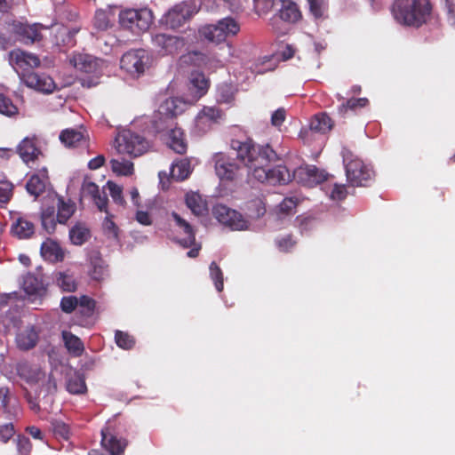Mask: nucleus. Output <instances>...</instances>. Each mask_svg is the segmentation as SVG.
I'll return each mask as SVG.
<instances>
[{
	"label": "nucleus",
	"instance_id": "obj_10",
	"mask_svg": "<svg viewBox=\"0 0 455 455\" xmlns=\"http://www.w3.org/2000/svg\"><path fill=\"white\" fill-rule=\"evenodd\" d=\"M212 213L220 223L229 227L233 230H245L248 228V221L243 219L242 214L224 204L214 206Z\"/></svg>",
	"mask_w": 455,
	"mask_h": 455
},
{
	"label": "nucleus",
	"instance_id": "obj_50",
	"mask_svg": "<svg viewBox=\"0 0 455 455\" xmlns=\"http://www.w3.org/2000/svg\"><path fill=\"white\" fill-rule=\"evenodd\" d=\"M116 345L123 349H131L135 345L134 338L127 332L116 331L115 333Z\"/></svg>",
	"mask_w": 455,
	"mask_h": 455
},
{
	"label": "nucleus",
	"instance_id": "obj_18",
	"mask_svg": "<svg viewBox=\"0 0 455 455\" xmlns=\"http://www.w3.org/2000/svg\"><path fill=\"white\" fill-rule=\"evenodd\" d=\"M277 16L284 22L296 23L302 18L299 5L292 0H281Z\"/></svg>",
	"mask_w": 455,
	"mask_h": 455
},
{
	"label": "nucleus",
	"instance_id": "obj_12",
	"mask_svg": "<svg viewBox=\"0 0 455 455\" xmlns=\"http://www.w3.org/2000/svg\"><path fill=\"white\" fill-rule=\"evenodd\" d=\"M23 83L29 88H33L44 93H52L56 84L53 79L46 74L36 72L23 74Z\"/></svg>",
	"mask_w": 455,
	"mask_h": 455
},
{
	"label": "nucleus",
	"instance_id": "obj_25",
	"mask_svg": "<svg viewBox=\"0 0 455 455\" xmlns=\"http://www.w3.org/2000/svg\"><path fill=\"white\" fill-rule=\"evenodd\" d=\"M172 217L175 220L176 225L182 228L184 234L187 235V238L180 240V243L185 248L194 245L196 243V233L193 227L175 212L172 213Z\"/></svg>",
	"mask_w": 455,
	"mask_h": 455
},
{
	"label": "nucleus",
	"instance_id": "obj_31",
	"mask_svg": "<svg viewBox=\"0 0 455 455\" xmlns=\"http://www.w3.org/2000/svg\"><path fill=\"white\" fill-rule=\"evenodd\" d=\"M190 84V90L194 91V94L197 98H201L206 94L210 87V81L201 72L192 73Z\"/></svg>",
	"mask_w": 455,
	"mask_h": 455
},
{
	"label": "nucleus",
	"instance_id": "obj_64",
	"mask_svg": "<svg viewBox=\"0 0 455 455\" xmlns=\"http://www.w3.org/2000/svg\"><path fill=\"white\" fill-rule=\"evenodd\" d=\"M17 448L20 454L28 455L31 451L32 444L28 437L20 435L17 440Z\"/></svg>",
	"mask_w": 455,
	"mask_h": 455
},
{
	"label": "nucleus",
	"instance_id": "obj_39",
	"mask_svg": "<svg viewBox=\"0 0 455 455\" xmlns=\"http://www.w3.org/2000/svg\"><path fill=\"white\" fill-rule=\"evenodd\" d=\"M368 104L369 100L367 98H350L339 107V113L344 116L347 110L355 111L365 108Z\"/></svg>",
	"mask_w": 455,
	"mask_h": 455
},
{
	"label": "nucleus",
	"instance_id": "obj_14",
	"mask_svg": "<svg viewBox=\"0 0 455 455\" xmlns=\"http://www.w3.org/2000/svg\"><path fill=\"white\" fill-rule=\"evenodd\" d=\"M223 111L217 107L204 106L196 117V127L202 132H206L213 124L222 119Z\"/></svg>",
	"mask_w": 455,
	"mask_h": 455
},
{
	"label": "nucleus",
	"instance_id": "obj_52",
	"mask_svg": "<svg viewBox=\"0 0 455 455\" xmlns=\"http://www.w3.org/2000/svg\"><path fill=\"white\" fill-rule=\"evenodd\" d=\"M0 113L7 116H12L18 114V108L12 103L10 98L3 93H0Z\"/></svg>",
	"mask_w": 455,
	"mask_h": 455
},
{
	"label": "nucleus",
	"instance_id": "obj_58",
	"mask_svg": "<svg viewBox=\"0 0 455 455\" xmlns=\"http://www.w3.org/2000/svg\"><path fill=\"white\" fill-rule=\"evenodd\" d=\"M78 310L75 316V322L76 324L83 327H89L91 325L90 318L93 313H89L85 310V307H77Z\"/></svg>",
	"mask_w": 455,
	"mask_h": 455
},
{
	"label": "nucleus",
	"instance_id": "obj_17",
	"mask_svg": "<svg viewBox=\"0 0 455 455\" xmlns=\"http://www.w3.org/2000/svg\"><path fill=\"white\" fill-rule=\"evenodd\" d=\"M44 28L42 24L19 23L15 25L14 30L20 42L25 44H32L42 40L41 30Z\"/></svg>",
	"mask_w": 455,
	"mask_h": 455
},
{
	"label": "nucleus",
	"instance_id": "obj_21",
	"mask_svg": "<svg viewBox=\"0 0 455 455\" xmlns=\"http://www.w3.org/2000/svg\"><path fill=\"white\" fill-rule=\"evenodd\" d=\"M60 140L67 148H78L86 144V135L76 129H65L60 134Z\"/></svg>",
	"mask_w": 455,
	"mask_h": 455
},
{
	"label": "nucleus",
	"instance_id": "obj_3",
	"mask_svg": "<svg viewBox=\"0 0 455 455\" xmlns=\"http://www.w3.org/2000/svg\"><path fill=\"white\" fill-rule=\"evenodd\" d=\"M215 173L222 183H236L246 176L248 169L236 156L232 157L226 153L219 152L212 156Z\"/></svg>",
	"mask_w": 455,
	"mask_h": 455
},
{
	"label": "nucleus",
	"instance_id": "obj_30",
	"mask_svg": "<svg viewBox=\"0 0 455 455\" xmlns=\"http://www.w3.org/2000/svg\"><path fill=\"white\" fill-rule=\"evenodd\" d=\"M185 102L179 98L166 99L158 108L160 114L172 116L176 119L177 116L184 111Z\"/></svg>",
	"mask_w": 455,
	"mask_h": 455
},
{
	"label": "nucleus",
	"instance_id": "obj_4",
	"mask_svg": "<svg viewBox=\"0 0 455 455\" xmlns=\"http://www.w3.org/2000/svg\"><path fill=\"white\" fill-rule=\"evenodd\" d=\"M341 154L346 168L347 179L350 185L353 187L367 186L368 182L372 179V170L365 165L348 148H343Z\"/></svg>",
	"mask_w": 455,
	"mask_h": 455
},
{
	"label": "nucleus",
	"instance_id": "obj_48",
	"mask_svg": "<svg viewBox=\"0 0 455 455\" xmlns=\"http://www.w3.org/2000/svg\"><path fill=\"white\" fill-rule=\"evenodd\" d=\"M111 167L114 172L121 175L128 176L133 172V164L128 160H111Z\"/></svg>",
	"mask_w": 455,
	"mask_h": 455
},
{
	"label": "nucleus",
	"instance_id": "obj_51",
	"mask_svg": "<svg viewBox=\"0 0 455 455\" xmlns=\"http://www.w3.org/2000/svg\"><path fill=\"white\" fill-rule=\"evenodd\" d=\"M13 184L5 180H0V204H6L13 196Z\"/></svg>",
	"mask_w": 455,
	"mask_h": 455
},
{
	"label": "nucleus",
	"instance_id": "obj_53",
	"mask_svg": "<svg viewBox=\"0 0 455 455\" xmlns=\"http://www.w3.org/2000/svg\"><path fill=\"white\" fill-rule=\"evenodd\" d=\"M109 12L98 10L94 16V26L99 30H107L110 27Z\"/></svg>",
	"mask_w": 455,
	"mask_h": 455
},
{
	"label": "nucleus",
	"instance_id": "obj_32",
	"mask_svg": "<svg viewBox=\"0 0 455 455\" xmlns=\"http://www.w3.org/2000/svg\"><path fill=\"white\" fill-rule=\"evenodd\" d=\"M89 261L92 267L90 272L92 278L98 281L102 279L105 272V261L100 252L99 251H92L89 255Z\"/></svg>",
	"mask_w": 455,
	"mask_h": 455
},
{
	"label": "nucleus",
	"instance_id": "obj_19",
	"mask_svg": "<svg viewBox=\"0 0 455 455\" xmlns=\"http://www.w3.org/2000/svg\"><path fill=\"white\" fill-rule=\"evenodd\" d=\"M17 151L20 158L26 164H28L31 161H35L41 154V150L36 145V139L28 137L23 139L20 141Z\"/></svg>",
	"mask_w": 455,
	"mask_h": 455
},
{
	"label": "nucleus",
	"instance_id": "obj_62",
	"mask_svg": "<svg viewBox=\"0 0 455 455\" xmlns=\"http://www.w3.org/2000/svg\"><path fill=\"white\" fill-rule=\"evenodd\" d=\"M347 196L345 185L335 184L331 191L330 197L335 201H342Z\"/></svg>",
	"mask_w": 455,
	"mask_h": 455
},
{
	"label": "nucleus",
	"instance_id": "obj_63",
	"mask_svg": "<svg viewBox=\"0 0 455 455\" xmlns=\"http://www.w3.org/2000/svg\"><path fill=\"white\" fill-rule=\"evenodd\" d=\"M286 118V110L283 108H279L271 116V124L275 127L281 126Z\"/></svg>",
	"mask_w": 455,
	"mask_h": 455
},
{
	"label": "nucleus",
	"instance_id": "obj_7",
	"mask_svg": "<svg viewBox=\"0 0 455 455\" xmlns=\"http://www.w3.org/2000/svg\"><path fill=\"white\" fill-rule=\"evenodd\" d=\"M240 30L239 24L232 18H225L217 24L205 25L199 29L200 36L209 42L220 44L228 36H235Z\"/></svg>",
	"mask_w": 455,
	"mask_h": 455
},
{
	"label": "nucleus",
	"instance_id": "obj_5",
	"mask_svg": "<svg viewBox=\"0 0 455 455\" xmlns=\"http://www.w3.org/2000/svg\"><path fill=\"white\" fill-rule=\"evenodd\" d=\"M115 148L119 154L138 157L148 152L150 144L140 134L132 132L131 130H124L116 137Z\"/></svg>",
	"mask_w": 455,
	"mask_h": 455
},
{
	"label": "nucleus",
	"instance_id": "obj_15",
	"mask_svg": "<svg viewBox=\"0 0 455 455\" xmlns=\"http://www.w3.org/2000/svg\"><path fill=\"white\" fill-rule=\"evenodd\" d=\"M101 446L110 455H124L127 442L124 438H118L109 427L101 429Z\"/></svg>",
	"mask_w": 455,
	"mask_h": 455
},
{
	"label": "nucleus",
	"instance_id": "obj_54",
	"mask_svg": "<svg viewBox=\"0 0 455 455\" xmlns=\"http://www.w3.org/2000/svg\"><path fill=\"white\" fill-rule=\"evenodd\" d=\"M107 186L113 201L116 204L124 206L125 204V200L123 196L122 187L110 180L108 181Z\"/></svg>",
	"mask_w": 455,
	"mask_h": 455
},
{
	"label": "nucleus",
	"instance_id": "obj_6",
	"mask_svg": "<svg viewBox=\"0 0 455 455\" xmlns=\"http://www.w3.org/2000/svg\"><path fill=\"white\" fill-rule=\"evenodd\" d=\"M118 18L120 26L133 34L145 32L152 23V13L147 8L123 10Z\"/></svg>",
	"mask_w": 455,
	"mask_h": 455
},
{
	"label": "nucleus",
	"instance_id": "obj_1",
	"mask_svg": "<svg viewBox=\"0 0 455 455\" xmlns=\"http://www.w3.org/2000/svg\"><path fill=\"white\" fill-rule=\"evenodd\" d=\"M231 148L237 152L238 159L248 169V181L251 180L268 185H284L292 180L288 168L283 164L269 167L277 159V154L269 145H257L252 140H233Z\"/></svg>",
	"mask_w": 455,
	"mask_h": 455
},
{
	"label": "nucleus",
	"instance_id": "obj_13",
	"mask_svg": "<svg viewBox=\"0 0 455 455\" xmlns=\"http://www.w3.org/2000/svg\"><path fill=\"white\" fill-rule=\"evenodd\" d=\"M152 43L162 54H174L184 46V40L166 34H156L152 37Z\"/></svg>",
	"mask_w": 455,
	"mask_h": 455
},
{
	"label": "nucleus",
	"instance_id": "obj_27",
	"mask_svg": "<svg viewBox=\"0 0 455 455\" xmlns=\"http://www.w3.org/2000/svg\"><path fill=\"white\" fill-rule=\"evenodd\" d=\"M169 134V147L176 153L183 155L187 152L188 144L185 139V134L180 128L177 126L168 133Z\"/></svg>",
	"mask_w": 455,
	"mask_h": 455
},
{
	"label": "nucleus",
	"instance_id": "obj_9",
	"mask_svg": "<svg viewBox=\"0 0 455 455\" xmlns=\"http://www.w3.org/2000/svg\"><path fill=\"white\" fill-rule=\"evenodd\" d=\"M10 65L21 76L23 74L32 73L30 69L38 68L41 60L37 55L25 52L20 49H14L9 52Z\"/></svg>",
	"mask_w": 455,
	"mask_h": 455
},
{
	"label": "nucleus",
	"instance_id": "obj_59",
	"mask_svg": "<svg viewBox=\"0 0 455 455\" xmlns=\"http://www.w3.org/2000/svg\"><path fill=\"white\" fill-rule=\"evenodd\" d=\"M15 435V429L12 423L0 425V441L6 443Z\"/></svg>",
	"mask_w": 455,
	"mask_h": 455
},
{
	"label": "nucleus",
	"instance_id": "obj_60",
	"mask_svg": "<svg viewBox=\"0 0 455 455\" xmlns=\"http://www.w3.org/2000/svg\"><path fill=\"white\" fill-rule=\"evenodd\" d=\"M273 6V0H254V9L258 14L267 13Z\"/></svg>",
	"mask_w": 455,
	"mask_h": 455
},
{
	"label": "nucleus",
	"instance_id": "obj_49",
	"mask_svg": "<svg viewBox=\"0 0 455 455\" xmlns=\"http://www.w3.org/2000/svg\"><path fill=\"white\" fill-rule=\"evenodd\" d=\"M210 275L214 283L215 288L219 292H221L224 289L223 283V273L220 267L215 261H212L209 267Z\"/></svg>",
	"mask_w": 455,
	"mask_h": 455
},
{
	"label": "nucleus",
	"instance_id": "obj_20",
	"mask_svg": "<svg viewBox=\"0 0 455 455\" xmlns=\"http://www.w3.org/2000/svg\"><path fill=\"white\" fill-rule=\"evenodd\" d=\"M176 122L172 116L160 114V111H156L152 116L151 125L156 133H169L172 129L176 127Z\"/></svg>",
	"mask_w": 455,
	"mask_h": 455
},
{
	"label": "nucleus",
	"instance_id": "obj_43",
	"mask_svg": "<svg viewBox=\"0 0 455 455\" xmlns=\"http://www.w3.org/2000/svg\"><path fill=\"white\" fill-rule=\"evenodd\" d=\"M235 91L232 84H222L217 89V101L220 103H230L235 100Z\"/></svg>",
	"mask_w": 455,
	"mask_h": 455
},
{
	"label": "nucleus",
	"instance_id": "obj_16",
	"mask_svg": "<svg viewBox=\"0 0 455 455\" xmlns=\"http://www.w3.org/2000/svg\"><path fill=\"white\" fill-rule=\"evenodd\" d=\"M81 196L91 198L99 211L108 213V196L103 191L100 193L99 186L90 180H84L81 188Z\"/></svg>",
	"mask_w": 455,
	"mask_h": 455
},
{
	"label": "nucleus",
	"instance_id": "obj_46",
	"mask_svg": "<svg viewBox=\"0 0 455 455\" xmlns=\"http://www.w3.org/2000/svg\"><path fill=\"white\" fill-rule=\"evenodd\" d=\"M52 429L57 438L68 441L71 436L70 427L60 419H53L51 422Z\"/></svg>",
	"mask_w": 455,
	"mask_h": 455
},
{
	"label": "nucleus",
	"instance_id": "obj_61",
	"mask_svg": "<svg viewBox=\"0 0 455 455\" xmlns=\"http://www.w3.org/2000/svg\"><path fill=\"white\" fill-rule=\"evenodd\" d=\"M112 216H107L103 221V228L108 235H112L114 238L118 237V227L111 219Z\"/></svg>",
	"mask_w": 455,
	"mask_h": 455
},
{
	"label": "nucleus",
	"instance_id": "obj_8",
	"mask_svg": "<svg viewBox=\"0 0 455 455\" xmlns=\"http://www.w3.org/2000/svg\"><path fill=\"white\" fill-rule=\"evenodd\" d=\"M196 12L195 4L184 1L169 10L162 18L161 22L169 28L176 29L182 27Z\"/></svg>",
	"mask_w": 455,
	"mask_h": 455
},
{
	"label": "nucleus",
	"instance_id": "obj_55",
	"mask_svg": "<svg viewBox=\"0 0 455 455\" xmlns=\"http://www.w3.org/2000/svg\"><path fill=\"white\" fill-rule=\"evenodd\" d=\"M309 4V10L312 15L318 19L323 15L327 9V3L325 0H307Z\"/></svg>",
	"mask_w": 455,
	"mask_h": 455
},
{
	"label": "nucleus",
	"instance_id": "obj_28",
	"mask_svg": "<svg viewBox=\"0 0 455 455\" xmlns=\"http://www.w3.org/2000/svg\"><path fill=\"white\" fill-rule=\"evenodd\" d=\"M57 207V221L60 224H66L76 210V205L72 200H65L62 196L58 197Z\"/></svg>",
	"mask_w": 455,
	"mask_h": 455
},
{
	"label": "nucleus",
	"instance_id": "obj_22",
	"mask_svg": "<svg viewBox=\"0 0 455 455\" xmlns=\"http://www.w3.org/2000/svg\"><path fill=\"white\" fill-rule=\"evenodd\" d=\"M42 256L51 262H60L64 259V253L59 243L52 239H47L41 244Z\"/></svg>",
	"mask_w": 455,
	"mask_h": 455
},
{
	"label": "nucleus",
	"instance_id": "obj_33",
	"mask_svg": "<svg viewBox=\"0 0 455 455\" xmlns=\"http://www.w3.org/2000/svg\"><path fill=\"white\" fill-rule=\"evenodd\" d=\"M12 233L20 239H28L35 232V226L26 219L19 218L12 226Z\"/></svg>",
	"mask_w": 455,
	"mask_h": 455
},
{
	"label": "nucleus",
	"instance_id": "obj_56",
	"mask_svg": "<svg viewBox=\"0 0 455 455\" xmlns=\"http://www.w3.org/2000/svg\"><path fill=\"white\" fill-rule=\"evenodd\" d=\"M78 298L74 295L64 296L60 300V309L66 313L70 314L77 308Z\"/></svg>",
	"mask_w": 455,
	"mask_h": 455
},
{
	"label": "nucleus",
	"instance_id": "obj_57",
	"mask_svg": "<svg viewBox=\"0 0 455 455\" xmlns=\"http://www.w3.org/2000/svg\"><path fill=\"white\" fill-rule=\"evenodd\" d=\"M296 243L297 242L291 234L275 240L277 248L283 252H289L296 245Z\"/></svg>",
	"mask_w": 455,
	"mask_h": 455
},
{
	"label": "nucleus",
	"instance_id": "obj_29",
	"mask_svg": "<svg viewBox=\"0 0 455 455\" xmlns=\"http://www.w3.org/2000/svg\"><path fill=\"white\" fill-rule=\"evenodd\" d=\"M38 341V333L34 327L28 328L19 333L16 337V343L20 349L29 350L36 347Z\"/></svg>",
	"mask_w": 455,
	"mask_h": 455
},
{
	"label": "nucleus",
	"instance_id": "obj_24",
	"mask_svg": "<svg viewBox=\"0 0 455 455\" xmlns=\"http://www.w3.org/2000/svg\"><path fill=\"white\" fill-rule=\"evenodd\" d=\"M186 204L196 216H204L208 212L207 203L198 193H188L186 195Z\"/></svg>",
	"mask_w": 455,
	"mask_h": 455
},
{
	"label": "nucleus",
	"instance_id": "obj_47",
	"mask_svg": "<svg viewBox=\"0 0 455 455\" xmlns=\"http://www.w3.org/2000/svg\"><path fill=\"white\" fill-rule=\"evenodd\" d=\"M24 290L28 294L38 295L44 290L43 283L33 275L24 279Z\"/></svg>",
	"mask_w": 455,
	"mask_h": 455
},
{
	"label": "nucleus",
	"instance_id": "obj_2",
	"mask_svg": "<svg viewBox=\"0 0 455 455\" xmlns=\"http://www.w3.org/2000/svg\"><path fill=\"white\" fill-rule=\"evenodd\" d=\"M391 13L400 25L419 28L430 19L432 4L429 0H395Z\"/></svg>",
	"mask_w": 455,
	"mask_h": 455
},
{
	"label": "nucleus",
	"instance_id": "obj_41",
	"mask_svg": "<svg viewBox=\"0 0 455 455\" xmlns=\"http://www.w3.org/2000/svg\"><path fill=\"white\" fill-rule=\"evenodd\" d=\"M300 172L307 175L308 180L315 183H322L327 180L328 173L323 170L318 169L315 165H307L305 168H300Z\"/></svg>",
	"mask_w": 455,
	"mask_h": 455
},
{
	"label": "nucleus",
	"instance_id": "obj_36",
	"mask_svg": "<svg viewBox=\"0 0 455 455\" xmlns=\"http://www.w3.org/2000/svg\"><path fill=\"white\" fill-rule=\"evenodd\" d=\"M62 338L67 349L70 353L75 355H80L84 352V344L77 336L74 335L70 331H65L62 332Z\"/></svg>",
	"mask_w": 455,
	"mask_h": 455
},
{
	"label": "nucleus",
	"instance_id": "obj_26",
	"mask_svg": "<svg viewBox=\"0 0 455 455\" xmlns=\"http://www.w3.org/2000/svg\"><path fill=\"white\" fill-rule=\"evenodd\" d=\"M47 182L48 177L46 174H33L27 181V191L29 195L37 198L45 191Z\"/></svg>",
	"mask_w": 455,
	"mask_h": 455
},
{
	"label": "nucleus",
	"instance_id": "obj_42",
	"mask_svg": "<svg viewBox=\"0 0 455 455\" xmlns=\"http://www.w3.org/2000/svg\"><path fill=\"white\" fill-rule=\"evenodd\" d=\"M247 210L250 216L253 219L261 218L267 212L265 202L259 197L251 199L247 203Z\"/></svg>",
	"mask_w": 455,
	"mask_h": 455
},
{
	"label": "nucleus",
	"instance_id": "obj_23",
	"mask_svg": "<svg viewBox=\"0 0 455 455\" xmlns=\"http://www.w3.org/2000/svg\"><path fill=\"white\" fill-rule=\"evenodd\" d=\"M70 64L77 70L84 73H92L96 68V60L86 53H74L69 60Z\"/></svg>",
	"mask_w": 455,
	"mask_h": 455
},
{
	"label": "nucleus",
	"instance_id": "obj_37",
	"mask_svg": "<svg viewBox=\"0 0 455 455\" xmlns=\"http://www.w3.org/2000/svg\"><path fill=\"white\" fill-rule=\"evenodd\" d=\"M90 237V230L82 223H76L69 230V238L73 244L82 245Z\"/></svg>",
	"mask_w": 455,
	"mask_h": 455
},
{
	"label": "nucleus",
	"instance_id": "obj_45",
	"mask_svg": "<svg viewBox=\"0 0 455 455\" xmlns=\"http://www.w3.org/2000/svg\"><path fill=\"white\" fill-rule=\"evenodd\" d=\"M190 172V163L187 160H181L174 164L172 168V175L178 180H186Z\"/></svg>",
	"mask_w": 455,
	"mask_h": 455
},
{
	"label": "nucleus",
	"instance_id": "obj_35",
	"mask_svg": "<svg viewBox=\"0 0 455 455\" xmlns=\"http://www.w3.org/2000/svg\"><path fill=\"white\" fill-rule=\"evenodd\" d=\"M41 222L44 229L48 234H52L55 229L57 223V214H55V207L48 206L41 212Z\"/></svg>",
	"mask_w": 455,
	"mask_h": 455
},
{
	"label": "nucleus",
	"instance_id": "obj_44",
	"mask_svg": "<svg viewBox=\"0 0 455 455\" xmlns=\"http://www.w3.org/2000/svg\"><path fill=\"white\" fill-rule=\"evenodd\" d=\"M56 281L59 287L67 292H73L76 290V283L74 277L63 272H60L56 275Z\"/></svg>",
	"mask_w": 455,
	"mask_h": 455
},
{
	"label": "nucleus",
	"instance_id": "obj_38",
	"mask_svg": "<svg viewBox=\"0 0 455 455\" xmlns=\"http://www.w3.org/2000/svg\"><path fill=\"white\" fill-rule=\"evenodd\" d=\"M78 29H68L66 28H62L58 30L56 38L57 44L59 45H62L64 47H73L76 45V35L77 34Z\"/></svg>",
	"mask_w": 455,
	"mask_h": 455
},
{
	"label": "nucleus",
	"instance_id": "obj_34",
	"mask_svg": "<svg viewBox=\"0 0 455 455\" xmlns=\"http://www.w3.org/2000/svg\"><path fill=\"white\" fill-rule=\"evenodd\" d=\"M309 127L313 132L326 133L333 127V121L325 113L317 114L311 120Z\"/></svg>",
	"mask_w": 455,
	"mask_h": 455
},
{
	"label": "nucleus",
	"instance_id": "obj_40",
	"mask_svg": "<svg viewBox=\"0 0 455 455\" xmlns=\"http://www.w3.org/2000/svg\"><path fill=\"white\" fill-rule=\"evenodd\" d=\"M67 390L70 394L79 395L86 392L87 387L84 379L80 375H74L68 379Z\"/></svg>",
	"mask_w": 455,
	"mask_h": 455
},
{
	"label": "nucleus",
	"instance_id": "obj_11",
	"mask_svg": "<svg viewBox=\"0 0 455 455\" xmlns=\"http://www.w3.org/2000/svg\"><path fill=\"white\" fill-rule=\"evenodd\" d=\"M148 60V52L145 50H132L122 56L120 66L128 73L140 76L145 72Z\"/></svg>",
	"mask_w": 455,
	"mask_h": 455
}]
</instances>
